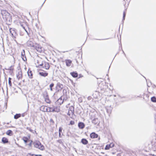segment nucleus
<instances>
[{
	"instance_id": "f257e3e1",
	"label": "nucleus",
	"mask_w": 156,
	"mask_h": 156,
	"mask_svg": "<svg viewBox=\"0 0 156 156\" xmlns=\"http://www.w3.org/2000/svg\"><path fill=\"white\" fill-rule=\"evenodd\" d=\"M1 14L4 19L7 21L10 22L12 20L10 14L6 11L2 10H1Z\"/></svg>"
},
{
	"instance_id": "f03ea898",
	"label": "nucleus",
	"mask_w": 156,
	"mask_h": 156,
	"mask_svg": "<svg viewBox=\"0 0 156 156\" xmlns=\"http://www.w3.org/2000/svg\"><path fill=\"white\" fill-rule=\"evenodd\" d=\"M33 144L35 148H38L41 150H43L44 149V146L41 144L39 141H36L34 142Z\"/></svg>"
},
{
	"instance_id": "7ed1b4c3",
	"label": "nucleus",
	"mask_w": 156,
	"mask_h": 156,
	"mask_svg": "<svg viewBox=\"0 0 156 156\" xmlns=\"http://www.w3.org/2000/svg\"><path fill=\"white\" fill-rule=\"evenodd\" d=\"M42 108H44V109H45V108H46L45 110L44 109V112L45 111H46V112H59V109H58V111H56L55 108H51V107H43V106H42L41 107V109H42Z\"/></svg>"
},
{
	"instance_id": "20e7f679",
	"label": "nucleus",
	"mask_w": 156,
	"mask_h": 156,
	"mask_svg": "<svg viewBox=\"0 0 156 156\" xmlns=\"http://www.w3.org/2000/svg\"><path fill=\"white\" fill-rule=\"evenodd\" d=\"M16 76L18 80H20L22 78V73L20 69H18L16 71Z\"/></svg>"
},
{
	"instance_id": "39448f33",
	"label": "nucleus",
	"mask_w": 156,
	"mask_h": 156,
	"mask_svg": "<svg viewBox=\"0 0 156 156\" xmlns=\"http://www.w3.org/2000/svg\"><path fill=\"white\" fill-rule=\"evenodd\" d=\"M39 65L40 66H42L43 68L46 69H49L50 68V66L49 63L44 61L42 62L41 64H39Z\"/></svg>"
},
{
	"instance_id": "423d86ee",
	"label": "nucleus",
	"mask_w": 156,
	"mask_h": 156,
	"mask_svg": "<svg viewBox=\"0 0 156 156\" xmlns=\"http://www.w3.org/2000/svg\"><path fill=\"white\" fill-rule=\"evenodd\" d=\"M34 48L39 53H41L43 51L42 47L40 45L36 44Z\"/></svg>"
},
{
	"instance_id": "0eeeda50",
	"label": "nucleus",
	"mask_w": 156,
	"mask_h": 156,
	"mask_svg": "<svg viewBox=\"0 0 156 156\" xmlns=\"http://www.w3.org/2000/svg\"><path fill=\"white\" fill-rule=\"evenodd\" d=\"M91 119H93L92 120V122L93 123H94V124H98L99 123V121L98 118H94V117H91Z\"/></svg>"
},
{
	"instance_id": "6e6552de",
	"label": "nucleus",
	"mask_w": 156,
	"mask_h": 156,
	"mask_svg": "<svg viewBox=\"0 0 156 156\" xmlns=\"http://www.w3.org/2000/svg\"><path fill=\"white\" fill-rule=\"evenodd\" d=\"M27 45L28 47H34L35 46L34 43L31 41H28L27 42Z\"/></svg>"
},
{
	"instance_id": "1a4fd4ad",
	"label": "nucleus",
	"mask_w": 156,
	"mask_h": 156,
	"mask_svg": "<svg viewBox=\"0 0 156 156\" xmlns=\"http://www.w3.org/2000/svg\"><path fill=\"white\" fill-rule=\"evenodd\" d=\"M21 58L24 61L27 60V58L26 57L25 55V51L24 50H23V51L21 52Z\"/></svg>"
},
{
	"instance_id": "9d476101",
	"label": "nucleus",
	"mask_w": 156,
	"mask_h": 156,
	"mask_svg": "<svg viewBox=\"0 0 156 156\" xmlns=\"http://www.w3.org/2000/svg\"><path fill=\"white\" fill-rule=\"evenodd\" d=\"M105 109L106 110L108 114H110L111 113L112 108L111 107V106H106L105 107Z\"/></svg>"
},
{
	"instance_id": "9b49d317",
	"label": "nucleus",
	"mask_w": 156,
	"mask_h": 156,
	"mask_svg": "<svg viewBox=\"0 0 156 156\" xmlns=\"http://www.w3.org/2000/svg\"><path fill=\"white\" fill-rule=\"evenodd\" d=\"M93 96L94 98L96 99L98 98V97L99 96V92L95 91L93 94Z\"/></svg>"
},
{
	"instance_id": "f8f14e48",
	"label": "nucleus",
	"mask_w": 156,
	"mask_h": 156,
	"mask_svg": "<svg viewBox=\"0 0 156 156\" xmlns=\"http://www.w3.org/2000/svg\"><path fill=\"white\" fill-rule=\"evenodd\" d=\"M98 135L94 133H92L90 134V137L92 138H95L98 137Z\"/></svg>"
},
{
	"instance_id": "ddd939ff",
	"label": "nucleus",
	"mask_w": 156,
	"mask_h": 156,
	"mask_svg": "<svg viewBox=\"0 0 156 156\" xmlns=\"http://www.w3.org/2000/svg\"><path fill=\"white\" fill-rule=\"evenodd\" d=\"M27 74L30 78L32 79L33 78V74L31 71L29 70L27 72Z\"/></svg>"
},
{
	"instance_id": "4468645a",
	"label": "nucleus",
	"mask_w": 156,
	"mask_h": 156,
	"mask_svg": "<svg viewBox=\"0 0 156 156\" xmlns=\"http://www.w3.org/2000/svg\"><path fill=\"white\" fill-rule=\"evenodd\" d=\"M78 126L79 128L81 129H83L84 127V124L82 122H80L78 123Z\"/></svg>"
},
{
	"instance_id": "2eb2a0df",
	"label": "nucleus",
	"mask_w": 156,
	"mask_h": 156,
	"mask_svg": "<svg viewBox=\"0 0 156 156\" xmlns=\"http://www.w3.org/2000/svg\"><path fill=\"white\" fill-rule=\"evenodd\" d=\"M81 142L84 145H86L88 144V141L86 139L83 138L81 140Z\"/></svg>"
},
{
	"instance_id": "dca6fc26",
	"label": "nucleus",
	"mask_w": 156,
	"mask_h": 156,
	"mask_svg": "<svg viewBox=\"0 0 156 156\" xmlns=\"http://www.w3.org/2000/svg\"><path fill=\"white\" fill-rule=\"evenodd\" d=\"M2 141L4 144L7 143L9 142L8 139L5 137H3L2 138Z\"/></svg>"
},
{
	"instance_id": "f3484780",
	"label": "nucleus",
	"mask_w": 156,
	"mask_h": 156,
	"mask_svg": "<svg viewBox=\"0 0 156 156\" xmlns=\"http://www.w3.org/2000/svg\"><path fill=\"white\" fill-rule=\"evenodd\" d=\"M39 74L41 76L45 77L48 75V73H47L45 72H40L39 73Z\"/></svg>"
},
{
	"instance_id": "a211bd4d",
	"label": "nucleus",
	"mask_w": 156,
	"mask_h": 156,
	"mask_svg": "<svg viewBox=\"0 0 156 156\" xmlns=\"http://www.w3.org/2000/svg\"><path fill=\"white\" fill-rule=\"evenodd\" d=\"M12 130H9L7 131L6 133L8 135L11 136L12 135Z\"/></svg>"
},
{
	"instance_id": "6ab92c4d",
	"label": "nucleus",
	"mask_w": 156,
	"mask_h": 156,
	"mask_svg": "<svg viewBox=\"0 0 156 156\" xmlns=\"http://www.w3.org/2000/svg\"><path fill=\"white\" fill-rule=\"evenodd\" d=\"M72 61L69 60H66V63L67 66H70V64L71 63Z\"/></svg>"
},
{
	"instance_id": "aec40b11",
	"label": "nucleus",
	"mask_w": 156,
	"mask_h": 156,
	"mask_svg": "<svg viewBox=\"0 0 156 156\" xmlns=\"http://www.w3.org/2000/svg\"><path fill=\"white\" fill-rule=\"evenodd\" d=\"M70 74L73 77H76L78 76L77 73L74 72L71 73Z\"/></svg>"
},
{
	"instance_id": "412c9836",
	"label": "nucleus",
	"mask_w": 156,
	"mask_h": 156,
	"mask_svg": "<svg viewBox=\"0 0 156 156\" xmlns=\"http://www.w3.org/2000/svg\"><path fill=\"white\" fill-rule=\"evenodd\" d=\"M74 108L73 106H71L69 107V111L71 112V113H74Z\"/></svg>"
},
{
	"instance_id": "4be33fe9",
	"label": "nucleus",
	"mask_w": 156,
	"mask_h": 156,
	"mask_svg": "<svg viewBox=\"0 0 156 156\" xmlns=\"http://www.w3.org/2000/svg\"><path fill=\"white\" fill-rule=\"evenodd\" d=\"M21 115L20 114H16L14 116V118L15 119H17L21 117Z\"/></svg>"
},
{
	"instance_id": "5701e85b",
	"label": "nucleus",
	"mask_w": 156,
	"mask_h": 156,
	"mask_svg": "<svg viewBox=\"0 0 156 156\" xmlns=\"http://www.w3.org/2000/svg\"><path fill=\"white\" fill-rule=\"evenodd\" d=\"M62 84H60L59 83H57V84L55 88H57L58 87H59L61 89H62Z\"/></svg>"
},
{
	"instance_id": "b1692460",
	"label": "nucleus",
	"mask_w": 156,
	"mask_h": 156,
	"mask_svg": "<svg viewBox=\"0 0 156 156\" xmlns=\"http://www.w3.org/2000/svg\"><path fill=\"white\" fill-rule=\"evenodd\" d=\"M54 83H52L49 85V88L51 91H52L53 90L52 87L54 86Z\"/></svg>"
},
{
	"instance_id": "393cba45",
	"label": "nucleus",
	"mask_w": 156,
	"mask_h": 156,
	"mask_svg": "<svg viewBox=\"0 0 156 156\" xmlns=\"http://www.w3.org/2000/svg\"><path fill=\"white\" fill-rule=\"evenodd\" d=\"M23 139L25 143H27L28 140V138L26 137H23Z\"/></svg>"
},
{
	"instance_id": "a878e982",
	"label": "nucleus",
	"mask_w": 156,
	"mask_h": 156,
	"mask_svg": "<svg viewBox=\"0 0 156 156\" xmlns=\"http://www.w3.org/2000/svg\"><path fill=\"white\" fill-rule=\"evenodd\" d=\"M152 101L153 102H156V98L154 97H152L151 98Z\"/></svg>"
},
{
	"instance_id": "bb28decb",
	"label": "nucleus",
	"mask_w": 156,
	"mask_h": 156,
	"mask_svg": "<svg viewBox=\"0 0 156 156\" xmlns=\"http://www.w3.org/2000/svg\"><path fill=\"white\" fill-rule=\"evenodd\" d=\"M7 70H10V71H12L13 70V68L12 66L10 67H9L8 69H6Z\"/></svg>"
},
{
	"instance_id": "cd10ccee",
	"label": "nucleus",
	"mask_w": 156,
	"mask_h": 156,
	"mask_svg": "<svg viewBox=\"0 0 156 156\" xmlns=\"http://www.w3.org/2000/svg\"><path fill=\"white\" fill-rule=\"evenodd\" d=\"M11 78L10 77H9V84L10 86L12 85V83L11 81Z\"/></svg>"
},
{
	"instance_id": "c85d7f7f",
	"label": "nucleus",
	"mask_w": 156,
	"mask_h": 156,
	"mask_svg": "<svg viewBox=\"0 0 156 156\" xmlns=\"http://www.w3.org/2000/svg\"><path fill=\"white\" fill-rule=\"evenodd\" d=\"M110 145H107L105 147V150H108L110 148Z\"/></svg>"
},
{
	"instance_id": "c756f323",
	"label": "nucleus",
	"mask_w": 156,
	"mask_h": 156,
	"mask_svg": "<svg viewBox=\"0 0 156 156\" xmlns=\"http://www.w3.org/2000/svg\"><path fill=\"white\" fill-rule=\"evenodd\" d=\"M62 130V128L61 127H60L59 128V133H61Z\"/></svg>"
},
{
	"instance_id": "7c9ffc66",
	"label": "nucleus",
	"mask_w": 156,
	"mask_h": 156,
	"mask_svg": "<svg viewBox=\"0 0 156 156\" xmlns=\"http://www.w3.org/2000/svg\"><path fill=\"white\" fill-rule=\"evenodd\" d=\"M73 114L74 113H71V112L69 111L67 114L69 116H70L71 115H73Z\"/></svg>"
},
{
	"instance_id": "2f4dec72",
	"label": "nucleus",
	"mask_w": 156,
	"mask_h": 156,
	"mask_svg": "<svg viewBox=\"0 0 156 156\" xmlns=\"http://www.w3.org/2000/svg\"><path fill=\"white\" fill-rule=\"evenodd\" d=\"M75 123V122L73 121H71L70 122V124L71 125H74Z\"/></svg>"
},
{
	"instance_id": "473e14b6",
	"label": "nucleus",
	"mask_w": 156,
	"mask_h": 156,
	"mask_svg": "<svg viewBox=\"0 0 156 156\" xmlns=\"http://www.w3.org/2000/svg\"><path fill=\"white\" fill-rule=\"evenodd\" d=\"M125 16H126V13L124 12H123V20H125Z\"/></svg>"
},
{
	"instance_id": "72a5a7b5",
	"label": "nucleus",
	"mask_w": 156,
	"mask_h": 156,
	"mask_svg": "<svg viewBox=\"0 0 156 156\" xmlns=\"http://www.w3.org/2000/svg\"><path fill=\"white\" fill-rule=\"evenodd\" d=\"M12 31H14V30L13 29H12V28H10V30H9L10 32V33L12 35H13V33H12Z\"/></svg>"
},
{
	"instance_id": "f704fd0d",
	"label": "nucleus",
	"mask_w": 156,
	"mask_h": 156,
	"mask_svg": "<svg viewBox=\"0 0 156 156\" xmlns=\"http://www.w3.org/2000/svg\"><path fill=\"white\" fill-rule=\"evenodd\" d=\"M27 129L28 130H29L31 132H32L33 131V130H32L31 129V128H30L28 127L27 128Z\"/></svg>"
},
{
	"instance_id": "c9c22d12",
	"label": "nucleus",
	"mask_w": 156,
	"mask_h": 156,
	"mask_svg": "<svg viewBox=\"0 0 156 156\" xmlns=\"http://www.w3.org/2000/svg\"><path fill=\"white\" fill-rule=\"evenodd\" d=\"M109 145H110V148L112 147H114V144H113L112 143L111 144H109Z\"/></svg>"
},
{
	"instance_id": "e433bc0d",
	"label": "nucleus",
	"mask_w": 156,
	"mask_h": 156,
	"mask_svg": "<svg viewBox=\"0 0 156 156\" xmlns=\"http://www.w3.org/2000/svg\"><path fill=\"white\" fill-rule=\"evenodd\" d=\"M32 141H31V142L28 144V145L30 147L32 145Z\"/></svg>"
},
{
	"instance_id": "4c0bfd02",
	"label": "nucleus",
	"mask_w": 156,
	"mask_h": 156,
	"mask_svg": "<svg viewBox=\"0 0 156 156\" xmlns=\"http://www.w3.org/2000/svg\"><path fill=\"white\" fill-rule=\"evenodd\" d=\"M91 97H90V96H89V97H88V98H87V99H88V100H91Z\"/></svg>"
},
{
	"instance_id": "58836bf2",
	"label": "nucleus",
	"mask_w": 156,
	"mask_h": 156,
	"mask_svg": "<svg viewBox=\"0 0 156 156\" xmlns=\"http://www.w3.org/2000/svg\"><path fill=\"white\" fill-rule=\"evenodd\" d=\"M29 154L32 156H38L37 155H34L33 154Z\"/></svg>"
},
{
	"instance_id": "ea45409f",
	"label": "nucleus",
	"mask_w": 156,
	"mask_h": 156,
	"mask_svg": "<svg viewBox=\"0 0 156 156\" xmlns=\"http://www.w3.org/2000/svg\"><path fill=\"white\" fill-rule=\"evenodd\" d=\"M57 141H58V142L59 143H61V142H62V141H61V140H58Z\"/></svg>"
},
{
	"instance_id": "a19ab883",
	"label": "nucleus",
	"mask_w": 156,
	"mask_h": 156,
	"mask_svg": "<svg viewBox=\"0 0 156 156\" xmlns=\"http://www.w3.org/2000/svg\"><path fill=\"white\" fill-rule=\"evenodd\" d=\"M59 137H62V136L61 135V133H59Z\"/></svg>"
},
{
	"instance_id": "79ce46f5",
	"label": "nucleus",
	"mask_w": 156,
	"mask_h": 156,
	"mask_svg": "<svg viewBox=\"0 0 156 156\" xmlns=\"http://www.w3.org/2000/svg\"><path fill=\"white\" fill-rule=\"evenodd\" d=\"M58 109H59V108H58H58H56V109H55V110H56V111H58Z\"/></svg>"
},
{
	"instance_id": "37998d69",
	"label": "nucleus",
	"mask_w": 156,
	"mask_h": 156,
	"mask_svg": "<svg viewBox=\"0 0 156 156\" xmlns=\"http://www.w3.org/2000/svg\"><path fill=\"white\" fill-rule=\"evenodd\" d=\"M48 100V101H47V103H49V101H50L49 100Z\"/></svg>"
},
{
	"instance_id": "c03bdc74",
	"label": "nucleus",
	"mask_w": 156,
	"mask_h": 156,
	"mask_svg": "<svg viewBox=\"0 0 156 156\" xmlns=\"http://www.w3.org/2000/svg\"><path fill=\"white\" fill-rule=\"evenodd\" d=\"M38 156H42L41 155H37Z\"/></svg>"
},
{
	"instance_id": "a18cd8bd",
	"label": "nucleus",
	"mask_w": 156,
	"mask_h": 156,
	"mask_svg": "<svg viewBox=\"0 0 156 156\" xmlns=\"http://www.w3.org/2000/svg\"><path fill=\"white\" fill-rule=\"evenodd\" d=\"M23 28L25 30L24 27H23Z\"/></svg>"
},
{
	"instance_id": "49530a36",
	"label": "nucleus",
	"mask_w": 156,
	"mask_h": 156,
	"mask_svg": "<svg viewBox=\"0 0 156 156\" xmlns=\"http://www.w3.org/2000/svg\"><path fill=\"white\" fill-rule=\"evenodd\" d=\"M123 52L124 53V54H125V53H124V52L123 51Z\"/></svg>"
},
{
	"instance_id": "de8ad7c7",
	"label": "nucleus",
	"mask_w": 156,
	"mask_h": 156,
	"mask_svg": "<svg viewBox=\"0 0 156 156\" xmlns=\"http://www.w3.org/2000/svg\"><path fill=\"white\" fill-rule=\"evenodd\" d=\"M22 116H24L23 115Z\"/></svg>"
},
{
	"instance_id": "09e8293b",
	"label": "nucleus",
	"mask_w": 156,
	"mask_h": 156,
	"mask_svg": "<svg viewBox=\"0 0 156 156\" xmlns=\"http://www.w3.org/2000/svg\"><path fill=\"white\" fill-rule=\"evenodd\" d=\"M44 2H45V1H44Z\"/></svg>"
}]
</instances>
